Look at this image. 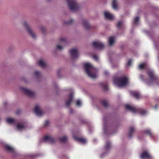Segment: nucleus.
I'll use <instances>...</instances> for the list:
<instances>
[{
  "label": "nucleus",
  "mask_w": 159,
  "mask_h": 159,
  "mask_svg": "<svg viewBox=\"0 0 159 159\" xmlns=\"http://www.w3.org/2000/svg\"><path fill=\"white\" fill-rule=\"evenodd\" d=\"M147 74L148 77L147 79H145L143 75H140V79L144 83L149 86L155 84L159 85V79L153 70L149 69L147 71Z\"/></svg>",
  "instance_id": "1"
},
{
  "label": "nucleus",
  "mask_w": 159,
  "mask_h": 159,
  "mask_svg": "<svg viewBox=\"0 0 159 159\" xmlns=\"http://www.w3.org/2000/svg\"><path fill=\"white\" fill-rule=\"evenodd\" d=\"M84 68L85 71L90 77L93 79L97 77V70L93 67L91 64L89 63L84 64Z\"/></svg>",
  "instance_id": "2"
},
{
  "label": "nucleus",
  "mask_w": 159,
  "mask_h": 159,
  "mask_svg": "<svg viewBox=\"0 0 159 159\" xmlns=\"http://www.w3.org/2000/svg\"><path fill=\"white\" fill-rule=\"evenodd\" d=\"M114 84L116 86L120 87L126 86L129 83V78L128 76L124 75L113 80Z\"/></svg>",
  "instance_id": "3"
},
{
  "label": "nucleus",
  "mask_w": 159,
  "mask_h": 159,
  "mask_svg": "<svg viewBox=\"0 0 159 159\" xmlns=\"http://www.w3.org/2000/svg\"><path fill=\"white\" fill-rule=\"evenodd\" d=\"M125 107L127 110L133 113H139L142 115H144L148 112L146 110L141 108H136L129 104L125 105Z\"/></svg>",
  "instance_id": "4"
},
{
  "label": "nucleus",
  "mask_w": 159,
  "mask_h": 159,
  "mask_svg": "<svg viewBox=\"0 0 159 159\" xmlns=\"http://www.w3.org/2000/svg\"><path fill=\"white\" fill-rule=\"evenodd\" d=\"M70 9L73 11H76L78 7L75 0H66Z\"/></svg>",
  "instance_id": "5"
},
{
  "label": "nucleus",
  "mask_w": 159,
  "mask_h": 159,
  "mask_svg": "<svg viewBox=\"0 0 159 159\" xmlns=\"http://www.w3.org/2000/svg\"><path fill=\"white\" fill-rule=\"evenodd\" d=\"M141 159H154L148 151L143 152L140 155Z\"/></svg>",
  "instance_id": "6"
},
{
  "label": "nucleus",
  "mask_w": 159,
  "mask_h": 159,
  "mask_svg": "<svg viewBox=\"0 0 159 159\" xmlns=\"http://www.w3.org/2000/svg\"><path fill=\"white\" fill-rule=\"evenodd\" d=\"M20 90L22 92L29 96L32 97L34 96V93L26 88L22 87L20 88Z\"/></svg>",
  "instance_id": "7"
},
{
  "label": "nucleus",
  "mask_w": 159,
  "mask_h": 159,
  "mask_svg": "<svg viewBox=\"0 0 159 159\" xmlns=\"http://www.w3.org/2000/svg\"><path fill=\"white\" fill-rule=\"evenodd\" d=\"M111 143L110 142L107 141L105 145V149L106 152L104 154L103 153L101 155L100 157L101 158H102L105 155L107 154L109 152V151L110 149L111 148Z\"/></svg>",
  "instance_id": "8"
},
{
  "label": "nucleus",
  "mask_w": 159,
  "mask_h": 159,
  "mask_svg": "<svg viewBox=\"0 0 159 159\" xmlns=\"http://www.w3.org/2000/svg\"><path fill=\"white\" fill-rule=\"evenodd\" d=\"M23 25L26 28L29 34H30L31 36L33 38H35L36 37L35 35L32 32L31 30L29 27V25L26 21H24L23 22Z\"/></svg>",
  "instance_id": "9"
},
{
  "label": "nucleus",
  "mask_w": 159,
  "mask_h": 159,
  "mask_svg": "<svg viewBox=\"0 0 159 159\" xmlns=\"http://www.w3.org/2000/svg\"><path fill=\"white\" fill-rule=\"evenodd\" d=\"M93 45L94 48L98 49H102L104 47V44L99 41L93 42Z\"/></svg>",
  "instance_id": "10"
},
{
  "label": "nucleus",
  "mask_w": 159,
  "mask_h": 159,
  "mask_svg": "<svg viewBox=\"0 0 159 159\" xmlns=\"http://www.w3.org/2000/svg\"><path fill=\"white\" fill-rule=\"evenodd\" d=\"M70 52L72 58L74 59H76L78 56V50L76 49H71L70 50Z\"/></svg>",
  "instance_id": "11"
},
{
  "label": "nucleus",
  "mask_w": 159,
  "mask_h": 159,
  "mask_svg": "<svg viewBox=\"0 0 159 159\" xmlns=\"http://www.w3.org/2000/svg\"><path fill=\"white\" fill-rule=\"evenodd\" d=\"M43 141L45 142L52 143L54 142L55 140L51 136L48 135H46L44 136Z\"/></svg>",
  "instance_id": "12"
},
{
  "label": "nucleus",
  "mask_w": 159,
  "mask_h": 159,
  "mask_svg": "<svg viewBox=\"0 0 159 159\" xmlns=\"http://www.w3.org/2000/svg\"><path fill=\"white\" fill-rule=\"evenodd\" d=\"M34 111L36 115L39 116H41L43 112L41 110L40 107L39 105H36L34 108Z\"/></svg>",
  "instance_id": "13"
},
{
  "label": "nucleus",
  "mask_w": 159,
  "mask_h": 159,
  "mask_svg": "<svg viewBox=\"0 0 159 159\" xmlns=\"http://www.w3.org/2000/svg\"><path fill=\"white\" fill-rule=\"evenodd\" d=\"M104 13L105 18L107 19L112 20L114 18L113 15L108 11H104Z\"/></svg>",
  "instance_id": "14"
},
{
  "label": "nucleus",
  "mask_w": 159,
  "mask_h": 159,
  "mask_svg": "<svg viewBox=\"0 0 159 159\" xmlns=\"http://www.w3.org/2000/svg\"><path fill=\"white\" fill-rule=\"evenodd\" d=\"M73 99V93H71L68 96V99L66 101V104L67 106L70 105Z\"/></svg>",
  "instance_id": "15"
},
{
  "label": "nucleus",
  "mask_w": 159,
  "mask_h": 159,
  "mask_svg": "<svg viewBox=\"0 0 159 159\" xmlns=\"http://www.w3.org/2000/svg\"><path fill=\"white\" fill-rule=\"evenodd\" d=\"M74 138L76 140L84 144L87 142V140L85 139L75 136H74Z\"/></svg>",
  "instance_id": "16"
},
{
  "label": "nucleus",
  "mask_w": 159,
  "mask_h": 159,
  "mask_svg": "<svg viewBox=\"0 0 159 159\" xmlns=\"http://www.w3.org/2000/svg\"><path fill=\"white\" fill-rule=\"evenodd\" d=\"M5 149L7 151L11 152L14 153L15 152L14 148L8 144L5 145Z\"/></svg>",
  "instance_id": "17"
},
{
  "label": "nucleus",
  "mask_w": 159,
  "mask_h": 159,
  "mask_svg": "<svg viewBox=\"0 0 159 159\" xmlns=\"http://www.w3.org/2000/svg\"><path fill=\"white\" fill-rule=\"evenodd\" d=\"M135 131V128L134 127L131 126L129 128V133H128V137H129L131 138L132 137L133 134Z\"/></svg>",
  "instance_id": "18"
},
{
  "label": "nucleus",
  "mask_w": 159,
  "mask_h": 159,
  "mask_svg": "<svg viewBox=\"0 0 159 159\" xmlns=\"http://www.w3.org/2000/svg\"><path fill=\"white\" fill-rule=\"evenodd\" d=\"M144 133L146 134L149 135L151 138H154V135L151 132V130L149 129H145L144 130Z\"/></svg>",
  "instance_id": "19"
},
{
  "label": "nucleus",
  "mask_w": 159,
  "mask_h": 159,
  "mask_svg": "<svg viewBox=\"0 0 159 159\" xmlns=\"http://www.w3.org/2000/svg\"><path fill=\"white\" fill-rule=\"evenodd\" d=\"M130 94L134 97L136 98H139L140 97V94L138 92L135 91H131L130 92Z\"/></svg>",
  "instance_id": "20"
},
{
  "label": "nucleus",
  "mask_w": 159,
  "mask_h": 159,
  "mask_svg": "<svg viewBox=\"0 0 159 159\" xmlns=\"http://www.w3.org/2000/svg\"><path fill=\"white\" fill-rule=\"evenodd\" d=\"M82 25L84 27L87 29H88L90 28V26L86 20H84L82 22Z\"/></svg>",
  "instance_id": "21"
},
{
  "label": "nucleus",
  "mask_w": 159,
  "mask_h": 159,
  "mask_svg": "<svg viewBox=\"0 0 159 159\" xmlns=\"http://www.w3.org/2000/svg\"><path fill=\"white\" fill-rule=\"evenodd\" d=\"M16 128L19 131H22L25 129V126L22 124H18L17 125Z\"/></svg>",
  "instance_id": "22"
},
{
  "label": "nucleus",
  "mask_w": 159,
  "mask_h": 159,
  "mask_svg": "<svg viewBox=\"0 0 159 159\" xmlns=\"http://www.w3.org/2000/svg\"><path fill=\"white\" fill-rule=\"evenodd\" d=\"M7 122L10 124H14L16 123V121L14 119L12 118H7L6 120Z\"/></svg>",
  "instance_id": "23"
},
{
  "label": "nucleus",
  "mask_w": 159,
  "mask_h": 159,
  "mask_svg": "<svg viewBox=\"0 0 159 159\" xmlns=\"http://www.w3.org/2000/svg\"><path fill=\"white\" fill-rule=\"evenodd\" d=\"M39 65L43 68L44 67L46 66V64L44 61L42 59L39 60Z\"/></svg>",
  "instance_id": "24"
},
{
  "label": "nucleus",
  "mask_w": 159,
  "mask_h": 159,
  "mask_svg": "<svg viewBox=\"0 0 159 159\" xmlns=\"http://www.w3.org/2000/svg\"><path fill=\"white\" fill-rule=\"evenodd\" d=\"M139 16H137L134 19V21L133 23V25H137L139 24Z\"/></svg>",
  "instance_id": "25"
},
{
  "label": "nucleus",
  "mask_w": 159,
  "mask_h": 159,
  "mask_svg": "<svg viewBox=\"0 0 159 159\" xmlns=\"http://www.w3.org/2000/svg\"><path fill=\"white\" fill-rule=\"evenodd\" d=\"M101 102L102 104L105 107H107L108 105L107 101L105 99L101 100Z\"/></svg>",
  "instance_id": "26"
},
{
  "label": "nucleus",
  "mask_w": 159,
  "mask_h": 159,
  "mask_svg": "<svg viewBox=\"0 0 159 159\" xmlns=\"http://www.w3.org/2000/svg\"><path fill=\"white\" fill-rule=\"evenodd\" d=\"M115 41V38L113 37H111L109 38L108 43L110 46H111Z\"/></svg>",
  "instance_id": "27"
},
{
  "label": "nucleus",
  "mask_w": 159,
  "mask_h": 159,
  "mask_svg": "<svg viewBox=\"0 0 159 159\" xmlns=\"http://www.w3.org/2000/svg\"><path fill=\"white\" fill-rule=\"evenodd\" d=\"M100 85L103 89L105 91L107 90L108 87L106 84H104V83H101L100 84Z\"/></svg>",
  "instance_id": "28"
},
{
  "label": "nucleus",
  "mask_w": 159,
  "mask_h": 159,
  "mask_svg": "<svg viewBox=\"0 0 159 159\" xmlns=\"http://www.w3.org/2000/svg\"><path fill=\"white\" fill-rule=\"evenodd\" d=\"M147 66V64L146 63H143L140 64L139 66V68L140 69H142L145 68Z\"/></svg>",
  "instance_id": "29"
},
{
  "label": "nucleus",
  "mask_w": 159,
  "mask_h": 159,
  "mask_svg": "<svg viewBox=\"0 0 159 159\" xmlns=\"http://www.w3.org/2000/svg\"><path fill=\"white\" fill-rule=\"evenodd\" d=\"M112 7L115 10L117 9V5L116 0H113L112 2Z\"/></svg>",
  "instance_id": "30"
},
{
  "label": "nucleus",
  "mask_w": 159,
  "mask_h": 159,
  "mask_svg": "<svg viewBox=\"0 0 159 159\" xmlns=\"http://www.w3.org/2000/svg\"><path fill=\"white\" fill-rule=\"evenodd\" d=\"M67 137L66 136H64L63 137H60L59 138L60 141L62 142H64L67 140Z\"/></svg>",
  "instance_id": "31"
},
{
  "label": "nucleus",
  "mask_w": 159,
  "mask_h": 159,
  "mask_svg": "<svg viewBox=\"0 0 159 159\" xmlns=\"http://www.w3.org/2000/svg\"><path fill=\"white\" fill-rule=\"evenodd\" d=\"M122 24V22L121 21H118L116 25L117 27L118 28H120Z\"/></svg>",
  "instance_id": "32"
},
{
  "label": "nucleus",
  "mask_w": 159,
  "mask_h": 159,
  "mask_svg": "<svg viewBox=\"0 0 159 159\" xmlns=\"http://www.w3.org/2000/svg\"><path fill=\"white\" fill-rule=\"evenodd\" d=\"M132 62V60L131 59H129L126 64L127 66H131Z\"/></svg>",
  "instance_id": "33"
},
{
  "label": "nucleus",
  "mask_w": 159,
  "mask_h": 159,
  "mask_svg": "<svg viewBox=\"0 0 159 159\" xmlns=\"http://www.w3.org/2000/svg\"><path fill=\"white\" fill-rule=\"evenodd\" d=\"M40 75V73L39 71H36L34 73V75L36 76H39Z\"/></svg>",
  "instance_id": "34"
},
{
  "label": "nucleus",
  "mask_w": 159,
  "mask_h": 159,
  "mask_svg": "<svg viewBox=\"0 0 159 159\" xmlns=\"http://www.w3.org/2000/svg\"><path fill=\"white\" fill-rule=\"evenodd\" d=\"M81 102L80 100H78L76 101V105L77 106H80L81 105Z\"/></svg>",
  "instance_id": "35"
},
{
  "label": "nucleus",
  "mask_w": 159,
  "mask_h": 159,
  "mask_svg": "<svg viewBox=\"0 0 159 159\" xmlns=\"http://www.w3.org/2000/svg\"><path fill=\"white\" fill-rule=\"evenodd\" d=\"M57 49H58V50H61L63 49V47L59 45H58L57 46Z\"/></svg>",
  "instance_id": "36"
},
{
  "label": "nucleus",
  "mask_w": 159,
  "mask_h": 159,
  "mask_svg": "<svg viewBox=\"0 0 159 159\" xmlns=\"http://www.w3.org/2000/svg\"><path fill=\"white\" fill-rule=\"evenodd\" d=\"M66 41V39L64 38H61L60 39V41L61 42H65Z\"/></svg>",
  "instance_id": "37"
},
{
  "label": "nucleus",
  "mask_w": 159,
  "mask_h": 159,
  "mask_svg": "<svg viewBox=\"0 0 159 159\" xmlns=\"http://www.w3.org/2000/svg\"><path fill=\"white\" fill-rule=\"evenodd\" d=\"M49 123V121L48 120H46L44 123V126H48V125Z\"/></svg>",
  "instance_id": "38"
},
{
  "label": "nucleus",
  "mask_w": 159,
  "mask_h": 159,
  "mask_svg": "<svg viewBox=\"0 0 159 159\" xmlns=\"http://www.w3.org/2000/svg\"><path fill=\"white\" fill-rule=\"evenodd\" d=\"M103 129L105 132H106V131L107 129L106 125L104 123L103 124Z\"/></svg>",
  "instance_id": "39"
},
{
  "label": "nucleus",
  "mask_w": 159,
  "mask_h": 159,
  "mask_svg": "<svg viewBox=\"0 0 159 159\" xmlns=\"http://www.w3.org/2000/svg\"><path fill=\"white\" fill-rule=\"evenodd\" d=\"M93 58L94 60H95L96 61H97L98 60V57L96 55H94L93 56Z\"/></svg>",
  "instance_id": "40"
},
{
  "label": "nucleus",
  "mask_w": 159,
  "mask_h": 159,
  "mask_svg": "<svg viewBox=\"0 0 159 159\" xmlns=\"http://www.w3.org/2000/svg\"><path fill=\"white\" fill-rule=\"evenodd\" d=\"M73 21L72 20H71L70 21H66L65 22V24H69L72 23Z\"/></svg>",
  "instance_id": "41"
},
{
  "label": "nucleus",
  "mask_w": 159,
  "mask_h": 159,
  "mask_svg": "<svg viewBox=\"0 0 159 159\" xmlns=\"http://www.w3.org/2000/svg\"><path fill=\"white\" fill-rule=\"evenodd\" d=\"M104 74L105 75H107L108 74V72L107 70H105L104 71Z\"/></svg>",
  "instance_id": "42"
},
{
  "label": "nucleus",
  "mask_w": 159,
  "mask_h": 159,
  "mask_svg": "<svg viewBox=\"0 0 159 159\" xmlns=\"http://www.w3.org/2000/svg\"><path fill=\"white\" fill-rule=\"evenodd\" d=\"M69 159V158L66 156H64V159Z\"/></svg>",
  "instance_id": "43"
},
{
  "label": "nucleus",
  "mask_w": 159,
  "mask_h": 159,
  "mask_svg": "<svg viewBox=\"0 0 159 159\" xmlns=\"http://www.w3.org/2000/svg\"><path fill=\"white\" fill-rule=\"evenodd\" d=\"M67 90H70V91L71 92L72 91H73V90L71 89H68Z\"/></svg>",
  "instance_id": "44"
},
{
  "label": "nucleus",
  "mask_w": 159,
  "mask_h": 159,
  "mask_svg": "<svg viewBox=\"0 0 159 159\" xmlns=\"http://www.w3.org/2000/svg\"><path fill=\"white\" fill-rule=\"evenodd\" d=\"M155 108H157V106H155Z\"/></svg>",
  "instance_id": "45"
},
{
  "label": "nucleus",
  "mask_w": 159,
  "mask_h": 159,
  "mask_svg": "<svg viewBox=\"0 0 159 159\" xmlns=\"http://www.w3.org/2000/svg\"><path fill=\"white\" fill-rule=\"evenodd\" d=\"M70 112H71H71H72L71 111V110H70Z\"/></svg>",
  "instance_id": "46"
},
{
  "label": "nucleus",
  "mask_w": 159,
  "mask_h": 159,
  "mask_svg": "<svg viewBox=\"0 0 159 159\" xmlns=\"http://www.w3.org/2000/svg\"><path fill=\"white\" fill-rule=\"evenodd\" d=\"M158 59H159V57H158Z\"/></svg>",
  "instance_id": "47"
}]
</instances>
